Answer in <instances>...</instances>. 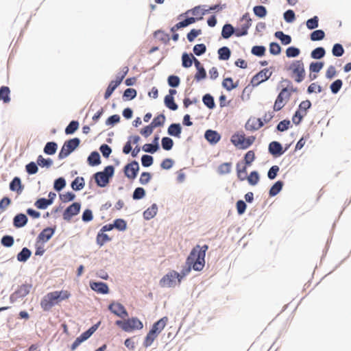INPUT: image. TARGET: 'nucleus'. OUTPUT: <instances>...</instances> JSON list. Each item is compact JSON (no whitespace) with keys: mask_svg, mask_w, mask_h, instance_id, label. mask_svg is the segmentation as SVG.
Masks as SVG:
<instances>
[{"mask_svg":"<svg viewBox=\"0 0 351 351\" xmlns=\"http://www.w3.org/2000/svg\"><path fill=\"white\" fill-rule=\"evenodd\" d=\"M208 249V246L207 245L203 246L195 245L187 257L186 264L192 265V268L195 271H202L205 266V256Z\"/></svg>","mask_w":351,"mask_h":351,"instance_id":"f257e3e1","label":"nucleus"},{"mask_svg":"<svg viewBox=\"0 0 351 351\" xmlns=\"http://www.w3.org/2000/svg\"><path fill=\"white\" fill-rule=\"evenodd\" d=\"M71 294L68 290L55 291L47 293L40 301V306L44 311H49L53 306L63 300H68Z\"/></svg>","mask_w":351,"mask_h":351,"instance_id":"f03ea898","label":"nucleus"},{"mask_svg":"<svg viewBox=\"0 0 351 351\" xmlns=\"http://www.w3.org/2000/svg\"><path fill=\"white\" fill-rule=\"evenodd\" d=\"M287 70L291 71V77L297 83H300L304 80L306 72L304 64L302 60L293 61Z\"/></svg>","mask_w":351,"mask_h":351,"instance_id":"7ed1b4c3","label":"nucleus"},{"mask_svg":"<svg viewBox=\"0 0 351 351\" xmlns=\"http://www.w3.org/2000/svg\"><path fill=\"white\" fill-rule=\"evenodd\" d=\"M115 324L127 332L141 330L143 328V322L137 317H131L124 320H117Z\"/></svg>","mask_w":351,"mask_h":351,"instance_id":"20e7f679","label":"nucleus"},{"mask_svg":"<svg viewBox=\"0 0 351 351\" xmlns=\"http://www.w3.org/2000/svg\"><path fill=\"white\" fill-rule=\"evenodd\" d=\"M255 137L253 136L245 138L243 133L234 134L230 138L231 143L237 148L246 149L250 147L254 142Z\"/></svg>","mask_w":351,"mask_h":351,"instance_id":"39448f33","label":"nucleus"},{"mask_svg":"<svg viewBox=\"0 0 351 351\" xmlns=\"http://www.w3.org/2000/svg\"><path fill=\"white\" fill-rule=\"evenodd\" d=\"M114 171V167L110 165L105 167L103 171L96 173L94 176L97 184L101 187L106 186L109 182L110 178L113 176Z\"/></svg>","mask_w":351,"mask_h":351,"instance_id":"423d86ee","label":"nucleus"},{"mask_svg":"<svg viewBox=\"0 0 351 351\" xmlns=\"http://www.w3.org/2000/svg\"><path fill=\"white\" fill-rule=\"evenodd\" d=\"M293 90L292 88L289 89L288 88H284L281 90L274 102L273 108L274 111H279L285 106L287 102L289 100L291 91Z\"/></svg>","mask_w":351,"mask_h":351,"instance_id":"0eeeda50","label":"nucleus"},{"mask_svg":"<svg viewBox=\"0 0 351 351\" xmlns=\"http://www.w3.org/2000/svg\"><path fill=\"white\" fill-rule=\"evenodd\" d=\"M80 141L77 138H74L66 141L58 154L59 159H63L67 157L76 147H78Z\"/></svg>","mask_w":351,"mask_h":351,"instance_id":"6e6552de","label":"nucleus"},{"mask_svg":"<svg viewBox=\"0 0 351 351\" xmlns=\"http://www.w3.org/2000/svg\"><path fill=\"white\" fill-rule=\"evenodd\" d=\"M178 272L171 270L165 275L160 280L162 287H173L176 285V280L178 281Z\"/></svg>","mask_w":351,"mask_h":351,"instance_id":"1a4fd4ad","label":"nucleus"},{"mask_svg":"<svg viewBox=\"0 0 351 351\" xmlns=\"http://www.w3.org/2000/svg\"><path fill=\"white\" fill-rule=\"evenodd\" d=\"M241 21L243 22V23L239 27L235 29V36L237 37H241L247 34L248 29L252 25V20L250 17L249 13L243 14Z\"/></svg>","mask_w":351,"mask_h":351,"instance_id":"9d476101","label":"nucleus"},{"mask_svg":"<svg viewBox=\"0 0 351 351\" xmlns=\"http://www.w3.org/2000/svg\"><path fill=\"white\" fill-rule=\"evenodd\" d=\"M32 288L31 285L24 284L19 287V288L10 297L11 302H14L19 298H24L30 292Z\"/></svg>","mask_w":351,"mask_h":351,"instance_id":"9b49d317","label":"nucleus"},{"mask_svg":"<svg viewBox=\"0 0 351 351\" xmlns=\"http://www.w3.org/2000/svg\"><path fill=\"white\" fill-rule=\"evenodd\" d=\"M138 170V163L135 160L127 164L123 169L125 176L130 180H134L136 177Z\"/></svg>","mask_w":351,"mask_h":351,"instance_id":"f8f14e48","label":"nucleus"},{"mask_svg":"<svg viewBox=\"0 0 351 351\" xmlns=\"http://www.w3.org/2000/svg\"><path fill=\"white\" fill-rule=\"evenodd\" d=\"M272 72L270 71L268 69H264L252 77L251 82L253 86H258L261 82L268 80Z\"/></svg>","mask_w":351,"mask_h":351,"instance_id":"ddd939ff","label":"nucleus"},{"mask_svg":"<svg viewBox=\"0 0 351 351\" xmlns=\"http://www.w3.org/2000/svg\"><path fill=\"white\" fill-rule=\"evenodd\" d=\"M108 309L117 316L124 318L128 316V313L125 307L119 302H112L109 306Z\"/></svg>","mask_w":351,"mask_h":351,"instance_id":"4468645a","label":"nucleus"},{"mask_svg":"<svg viewBox=\"0 0 351 351\" xmlns=\"http://www.w3.org/2000/svg\"><path fill=\"white\" fill-rule=\"evenodd\" d=\"M80 210V204L74 202L70 205L63 213V218L65 220H70L71 218L79 213Z\"/></svg>","mask_w":351,"mask_h":351,"instance_id":"2eb2a0df","label":"nucleus"},{"mask_svg":"<svg viewBox=\"0 0 351 351\" xmlns=\"http://www.w3.org/2000/svg\"><path fill=\"white\" fill-rule=\"evenodd\" d=\"M263 126V122L261 120V119L252 117L247 120V121L245 124V129L249 131H254V130H258Z\"/></svg>","mask_w":351,"mask_h":351,"instance_id":"dca6fc26","label":"nucleus"},{"mask_svg":"<svg viewBox=\"0 0 351 351\" xmlns=\"http://www.w3.org/2000/svg\"><path fill=\"white\" fill-rule=\"evenodd\" d=\"M90 287L97 293L107 294L109 292L108 286L102 282H90Z\"/></svg>","mask_w":351,"mask_h":351,"instance_id":"f3484780","label":"nucleus"},{"mask_svg":"<svg viewBox=\"0 0 351 351\" xmlns=\"http://www.w3.org/2000/svg\"><path fill=\"white\" fill-rule=\"evenodd\" d=\"M204 137L210 144H217L221 139V135L215 130H208L205 132Z\"/></svg>","mask_w":351,"mask_h":351,"instance_id":"a211bd4d","label":"nucleus"},{"mask_svg":"<svg viewBox=\"0 0 351 351\" xmlns=\"http://www.w3.org/2000/svg\"><path fill=\"white\" fill-rule=\"evenodd\" d=\"M167 317H162L153 324L150 330L158 336L167 325Z\"/></svg>","mask_w":351,"mask_h":351,"instance_id":"6ab92c4d","label":"nucleus"},{"mask_svg":"<svg viewBox=\"0 0 351 351\" xmlns=\"http://www.w3.org/2000/svg\"><path fill=\"white\" fill-rule=\"evenodd\" d=\"M208 10H204L201 6H195L191 10H187L184 14L188 15L189 14H191L194 16V17L197 20H201L203 19V16L206 14Z\"/></svg>","mask_w":351,"mask_h":351,"instance_id":"aec40b11","label":"nucleus"},{"mask_svg":"<svg viewBox=\"0 0 351 351\" xmlns=\"http://www.w3.org/2000/svg\"><path fill=\"white\" fill-rule=\"evenodd\" d=\"M269 152L275 156H278L284 153L281 144L277 141H273L269 145Z\"/></svg>","mask_w":351,"mask_h":351,"instance_id":"412c9836","label":"nucleus"},{"mask_svg":"<svg viewBox=\"0 0 351 351\" xmlns=\"http://www.w3.org/2000/svg\"><path fill=\"white\" fill-rule=\"evenodd\" d=\"M90 336L91 332L87 330L81 334L80 336L77 337L74 342L72 343L71 346V350H75L83 341L88 339Z\"/></svg>","mask_w":351,"mask_h":351,"instance_id":"4be33fe9","label":"nucleus"},{"mask_svg":"<svg viewBox=\"0 0 351 351\" xmlns=\"http://www.w3.org/2000/svg\"><path fill=\"white\" fill-rule=\"evenodd\" d=\"M196 21L197 19L195 17L187 18L185 20L176 24L173 27H171V31L174 32L182 27H184L192 23H194Z\"/></svg>","mask_w":351,"mask_h":351,"instance_id":"5701e85b","label":"nucleus"},{"mask_svg":"<svg viewBox=\"0 0 351 351\" xmlns=\"http://www.w3.org/2000/svg\"><path fill=\"white\" fill-rule=\"evenodd\" d=\"M53 234V228H46L38 234V239L43 242H47L52 237Z\"/></svg>","mask_w":351,"mask_h":351,"instance_id":"b1692460","label":"nucleus"},{"mask_svg":"<svg viewBox=\"0 0 351 351\" xmlns=\"http://www.w3.org/2000/svg\"><path fill=\"white\" fill-rule=\"evenodd\" d=\"M182 132V128L179 123L171 124L167 130V132L170 136L180 138Z\"/></svg>","mask_w":351,"mask_h":351,"instance_id":"393cba45","label":"nucleus"},{"mask_svg":"<svg viewBox=\"0 0 351 351\" xmlns=\"http://www.w3.org/2000/svg\"><path fill=\"white\" fill-rule=\"evenodd\" d=\"M27 222V217L24 214H18L16 215L13 221L14 226L16 228H21L23 227Z\"/></svg>","mask_w":351,"mask_h":351,"instance_id":"a878e982","label":"nucleus"},{"mask_svg":"<svg viewBox=\"0 0 351 351\" xmlns=\"http://www.w3.org/2000/svg\"><path fill=\"white\" fill-rule=\"evenodd\" d=\"M158 207L156 204H154L143 213V217L146 220H149L154 217L157 213Z\"/></svg>","mask_w":351,"mask_h":351,"instance_id":"bb28decb","label":"nucleus"},{"mask_svg":"<svg viewBox=\"0 0 351 351\" xmlns=\"http://www.w3.org/2000/svg\"><path fill=\"white\" fill-rule=\"evenodd\" d=\"M154 37L163 44H167L170 40L169 35L161 30L156 31Z\"/></svg>","mask_w":351,"mask_h":351,"instance_id":"cd10ccee","label":"nucleus"},{"mask_svg":"<svg viewBox=\"0 0 351 351\" xmlns=\"http://www.w3.org/2000/svg\"><path fill=\"white\" fill-rule=\"evenodd\" d=\"M10 189L11 191L21 193L23 190L21 179L18 177H15L10 184Z\"/></svg>","mask_w":351,"mask_h":351,"instance_id":"c85d7f7f","label":"nucleus"},{"mask_svg":"<svg viewBox=\"0 0 351 351\" xmlns=\"http://www.w3.org/2000/svg\"><path fill=\"white\" fill-rule=\"evenodd\" d=\"M233 34H235V29L230 24H226L223 25L221 31V36L223 38H230Z\"/></svg>","mask_w":351,"mask_h":351,"instance_id":"c756f323","label":"nucleus"},{"mask_svg":"<svg viewBox=\"0 0 351 351\" xmlns=\"http://www.w3.org/2000/svg\"><path fill=\"white\" fill-rule=\"evenodd\" d=\"M119 84L120 81H111L105 92L104 99H108Z\"/></svg>","mask_w":351,"mask_h":351,"instance_id":"7c9ffc66","label":"nucleus"},{"mask_svg":"<svg viewBox=\"0 0 351 351\" xmlns=\"http://www.w3.org/2000/svg\"><path fill=\"white\" fill-rule=\"evenodd\" d=\"M88 164L96 166L101 163L100 156L97 152H93L88 158Z\"/></svg>","mask_w":351,"mask_h":351,"instance_id":"2f4dec72","label":"nucleus"},{"mask_svg":"<svg viewBox=\"0 0 351 351\" xmlns=\"http://www.w3.org/2000/svg\"><path fill=\"white\" fill-rule=\"evenodd\" d=\"M158 337V335L152 332L151 330L147 334L143 341V346L148 348L152 346L154 340Z\"/></svg>","mask_w":351,"mask_h":351,"instance_id":"473e14b6","label":"nucleus"},{"mask_svg":"<svg viewBox=\"0 0 351 351\" xmlns=\"http://www.w3.org/2000/svg\"><path fill=\"white\" fill-rule=\"evenodd\" d=\"M10 90L8 86H1L0 88V100H3L4 103H8L10 101Z\"/></svg>","mask_w":351,"mask_h":351,"instance_id":"72a5a7b5","label":"nucleus"},{"mask_svg":"<svg viewBox=\"0 0 351 351\" xmlns=\"http://www.w3.org/2000/svg\"><path fill=\"white\" fill-rule=\"evenodd\" d=\"M84 185V180L82 177H77L71 183V187L75 191L82 189Z\"/></svg>","mask_w":351,"mask_h":351,"instance_id":"f704fd0d","label":"nucleus"},{"mask_svg":"<svg viewBox=\"0 0 351 351\" xmlns=\"http://www.w3.org/2000/svg\"><path fill=\"white\" fill-rule=\"evenodd\" d=\"M232 162H224L221 164L217 169V172L220 175L228 174L231 171Z\"/></svg>","mask_w":351,"mask_h":351,"instance_id":"c9c22d12","label":"nucleus"},{"mask_svg":"<svg viewBox=\"0 0 351 351\" xmlns=\"http://www.w3.org/2000/svg\"><path fill=\"white\" fill-rule=\"evenodd\" d=\"M52 204L51 199L40 198L35 202V206L38 209H45Z\"/></svg>","mask_w":351,"mask_h":351,"instance_id":"e433bc0d","label":"nucleus"},{"mask_svg":"<svg viewBox=\"0 0 351 351\" xmlns=\"http://www.w3.org/2000/svg\"><path fill=\"white\" fill-rule=\"evenodd\" d=\"M275 36L280 40L283 45H289L291 42V38L290 36L285 34L282 32L278 31L275 33Z\"/></svg>","mask_w":351,"mask_h":351,"instance_id":"4c0bfd02","label":"nucleus"},{"mask_svg":"<svg viewBox=\"0 0 351 351\" xmlns=\"http://www.w3.org/2000/svg\"><path fill=\"white\" fill-rule=\"evenodd\" d=\"M31 256V251L27 247H23L17 255V260L21 262L26 261Z\"/></svg>","mask_w":351,"mask_h":351,"instance_id":"58836bf2","label":"nucleus"},{"mask_svg":"<svg viewBox=\"0 0 351 351\" xmlns=\"http://www.w3.org/2000/svg\"><path fill=\"white\" fill-rule=\"evenodd\" d=\"M111 239L108 234L99 231L97 235L96 241L99 246L104 245L106 243L110 241Z\"/></svg>","mask_w":351,"mask_h":351,"instance_id":"ea45409f","label":"nucleus"},{"mask_svg":"<svg viewBox=\"0 0 351 351\" xmlns=\"http://www.w3.org/2000/svg\"><path fill=\"white\" fill-rule=\"evenodd\" d=\"M165 121V116L163 114H160L156 117L151 122V125L152 127L157 128L162 126Z\"/></svg>","mask_w":351,"mask_h":351,"instance_id":"a19ab883","label":"nucleus"},{"mask_svg":"<svg viewBox=\"0 0 351 351\" xmlns=\"http://www.w3.org/2000/svg\"><path fill=\"white\" fill-rule=\"evenodd\" d=\"M219 58L227 60L230 57V50L227 47H223L218 50Z\"/></svg>","mask_w":351,"mask_h":351,"instance_id":"79ce46f5","label":"nucleus"},{"mask_svg":"<svg viewBox=\"0 0 351 351\" xmlns=\"http://www.w3.org/2000/svg\"><path fill=\"white\" fill-rule=\"evenodd\" d=\"M165 104L168 108L172 110H176L178 109V105L175 103L173 97L171 95L165 96Z\"/></svg>","mask_w":351,"mask_h":351,"instance_id":"37998d69","label":"nucleus"},{"mask_svg":"<svg viewBox=\"0 0 351 351\" xmlns=\"http://www.w3.org/2000/svg\"><path fill=\"white\" fill-rule=\"evenodd\" d=\"M57 144L54 142L47 143L44 148V152L49 155L54 154L57 150Z\"/></svg>","mask_w":351,"mask_h":351,"instance_id":"c03bdc74","label":"nucleus"},{"mask_svg":"<svg viewBox=\"0 0 351 351\" xmlns=\"http://www.w3.org/2000/svg\"><path fill=\"white\" fill-rule=\"evenodd\" d=\"M283 186V182L282 181L276 182L270 189L269 190V195L275 196L282 189Z\"/></svg>","mask_w":351,"mask_h":351,"instance_id":"a18cd8bd","label":"nucleus"},{"mask_svg":"<svg viewBox=\"0 0 351 351\" xmlns=\"http://www.w3.org/2000/svg\"><path fill=\"white\" fill-rule=\"evenodd\" d=\"M136 96V90L134 88H127L123 95V99L125 101L131 100Z\"/></svg>","mask_w":351,"mask_h":351,"instance_id":"49530a36","label":"nucleus"},{"mask_svg":"<svg viewBox=\"0 0 351 351\" xmlns=\"http://www.w3.org/2000/svg\"><path fill=\"white\" fill-rule=\"evenodd\" d=\"M192 54L190 56L187 53H184L182 55V66L185 68H189L191 66L193 62L194 61L193 58H192Z\"/></svg>","mask_w":351,"mask_h":351,"instance_id":"de8ad7c7","label":"nucleus"},{"mask_svg":"<svg viewBox=\"0 0 351 351\" xmlns=\"http://www.w3.org/2000/svg\"><path fill=\"white\" fill-rule=\"evenodd\" d=\"M237 173L238 178L241 181L245 180L247 178L246 166H243L241 168H240L239 165L237 164Z\"/></svg>","mask_w":351,"mask_h":351,"instance_id":"09e8293b","label":"nucleus"},{"mask_svg":"<svg viewBox=\"0 0 351 351\" xmlns=\"http://www.w3.org/2000/svg\"><path fill=\"white\" fill-rule=\"evenodd\" d=\"M254 13L259 18H263L267 14V10L263 5H256L253 8Z\"/></svg>","mask_w":351,"mask_h":351,"instance_id":"8fccbe9b","label":"nucleus"},{"mask_svg":"<svg viewBox=\"0 0 351 351\" xmlns=\"http://www.w3.org/2000/svg\"><path fill=\"white\" fill-rule=\"evenodd\" d=\"M79 127V123L77 121H72L68 125V126L65 129V133L66 134H73Z\"/></svg>","mask_w":351,"mask_h":351,"instance_id":"3c124183","label":"nucleus"},{"mask_svg":"<svg viewBox=\"0 0 351 351\" xmlns=\"http://www.w3.org/2000/svg\"><path fill=\"white\" fill-rule=\"evenodd\" d=\"M325 53L323 47H317L312 51L311 56L314 59H320L324 56Z\"/></svg>","mask_w":351,"mask_h":351,"instance_id":"603ef678","label":"nucleus"},{"mask_svg":"<svg viewBox=\"0 0 351 351\" xmlns=\"http://www.w3.org/2000/svg\"><path fill=\"white\" fill-rule=\"evenodd\" d=\"M324 32L322 29H318L311 34V40L313 41L321 40L324 38Z\"/></svg>","mask_w":351,"mask_h":351,"instance_id":"864d4df0","label":"nucleus"},{"mask_svg":"<svg viewBox=\"0 0 351 351\" xmlns=\"http://www.w3.org/2000/svg\"><path fill=\"white\" fill-rule=\"evenodd\" d=\"M113 227L120 231H123L127 228V223L125 220L117 219L114 221Z\"/></svg>","mask_w":351,"mask_h":351,"instance_id":"5fc2aeb1","label":"nucleus"},{"mask_svg":"<svg viewBox=\"0 0 351 351\" xmlns=\"http://www.w3.org/2000/svg\"><path fill=\"white\" fill-rule=\"evenodd\" d=\"M247 179L251 185H256L259 181V175L257 171H254L250 173Z\"/></svg>","mask_w":351,"mask_h":351,"instance_id":"6e6d98bb","label":"nucleus"},{"mask_svg":"<svg viewBox=\"0 0 351 351\" xmlns=\"http://www.w3.org/2000/svg\"><path fill=\"white\" fill-rule=\"evenodd\" d=\"M222 85L228 90H231L237 86V85L233 82L231 77L225 78L222 82Z\"/></svg>","mask_w":351,"mask_h":351,"instance_id":"4d7b16f0","label":"nucleus"},{"mask_svg":"<svg viewBox=\"0 0 351 351\" xmlns=\"http://www.w3.org/2000/svg\"><path fill=\"white\" fill-rule=\"evenodd\" d=\"M203 103L206 105L208 108L213 109L215 107V102L213 97L209 95L206 94L203 97L202 99Z\"/></svg>","mask_w":351,"mask_h":351,"instance_id":"13d9d810","label":"nucleus"},{"mask_svg":"<svg viewBox=\"0 0 351 351\" xmlns=\"http://www.w3.org/2000/svg\"><path fill=\"white\" fill-rule=\"evenodd\" d=\"M37 163L42 167H49L51 166L53 161L50 158L45 159L43 157V156L40 155L37 158Z\"/></svg>","mask_w":351,"mask_h":351,"instance_id":"bf43d9fd","label":"nucleus"},{"mask_svg":"<svg viewBox=\"0 0 351 351\" xmlns=\"http://www.w3.org/2000/svg\"><path fill=\"white\" fill-rule=\"evenodd\" d=\"M173 145V140L169 137H163L162 138V147L165 150H170Z\"/></svg>","mask_w":351,"mask_h":351,"instance_id":"052dcab7","label":"nucleus"},{"mask_svg":"<svg viewBox=\"0 0 351 351\" xmlns=\"http://www.w3.org/2000/svg\"><path fill=\"white\" fill-rule=\"evenodd\" d=\"M332 53L335 56H341L344 53L343 47L341 44H335L332 49Z\"/></svg>","mask_w":351,"mask_h":351,"instance_id":"680f3d73","label":"nucleus"},{"mask_svg":"<svg viewBox=\"0 0 351 351\" xmlns=\"http://www.w3.org/2000/svg\"><path fill=\"white\" fill-rule=\"evenodd\" d=\"M311 106V103L309 100H305L302 101L300 105H299V109L300 112L302 113L304 115H306V110L309 109Z\"/></svg>","mask_w":351,"mask_h":351,"instance_id":"e2e57ef3","label":"nucleus"},{"mask_svg":"<svg viewBox=\"0 0 351 351\" xmlns=\"http://www.w3.org/2000/svg\"><path fill=\"white\" fill-rule=\"evenodd\" d=\"M343 82L341 80H337L333 82L330 85V90L332 93H337L342 86Z\"/></svg>","mask_w":351,"mask_h":351,"instance_id":"0e129e2a","label":"nucleus"},{"mask_svg":"<svg viewBox=\"0 0 351 351\" xmlns=\"http://www.w3.org/2000/svg\"><path fill=\"white\" fill-rule=\"evenodd\" d=\"M206 51V47L204 44H197L193 47V52L196 56H201Z\"/></svg>","mask_w":351,"mask_h":351,"instance_id":"69168bd1","label":"nucleus"},{"mask_svg":"<svg viewBox=\"0 0 351 351\" xmlns=\"http://www.w3.org/2000/svg\"><path fill=\"white\" fill-rule=\"evenodd\" d=\"M319 19L317 16H315L312 19H308L306 21V26L309 29H313L318 27Z\"/></svg>","mask_w":351,"mask_h":351,"instance_id":"338daca9","label":"nucleus"},{"mask_svg":"<svg viewBox=\"0 0 351 351\" xmlns=\"http://www.w3.org/2000/svg\"><path fill=\"white\" fill-rule=\"evenodd\" d=\"M300 54V49L295 47H290L286 50V55L289 58L297 57Z\"/></svg>","mask_w":351,"mask_h":351,"instance_id":"774afa93","label":"nucleus"}]
</instances>
